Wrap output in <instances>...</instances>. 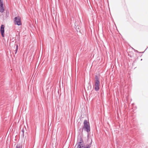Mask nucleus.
Returning a JSON list of instances; mask_svg holds the SVG:
<instances>
[{"instance_id": "nucleus-1", "label": "nucleus", "mask_w": 148, "mask_h": 148, "mask_svg": "<svg viewBox=\"0 0 148 148\" xmlns=\"http://www.w3.org/2000/svg\"><path fill=\"white\" fill-rule=\"evenodd\" d=\"M95 87L94 88L95 90L96 91H97L99 90V86L100 85V81L99 78L97 75H96L95 77Z\"/></svg>"}, {"instance_id": "nucleus-2", "label": "nucleus", "mask_w": 148, "mask_h": 148, "mask_svg": "<svg viewBox=\"0 0 148 148\" xmlns=\"http://www.w3.org/2000/svg\"><path fill=\"white\" fill-rule=\"evenodd\" d=\"M14 24L18 26L21 25V17L19 16L15 17L14 20Z\"/></svg>"}, {"instance_id": "nucleus-3", "label": "nucleus", "mask_w": 148, "mask_h": 148, "mask_svg": "<svg viewBox=\"0 0 148 148\" xmlns=\"http://www.w3.org/2000/svg\"><path fill=\"white\" fill-rule=\"evenodd\" d=\"M83 128L85 130H90V123L88 121L86 120H85L84 122Z\"/></svg>"}, {"instance_id": "nucleus-4", "label": "nucleus", "mask_w": 148, "mask_h": 148, "mask_svg": "<svg viewBox=\"0 0 148 148\" xmlns=\"http://www.w3.org/2000/svg\"><path fill=\"white\" fill-rule=\"evenodd\" d=\"M91 143L89 145H85L84 144L83 145H78L77 147H76V148H90L91 146Z\"/></svg>"}, {"instance_id": "nucleus-5", "label": "nucleus", "mask_w": 148, "mask_h": 148, "mask_svg": "<svg viewBox=\"0 0 148 148\" xmlns=\"http://www.w3.org/2000/svg\"><path fill=\"white\" fill-rule=\"evenodd\" d=\"M4 25H1L0 27V32L1 36L3 37H4Z\"/></svg>"}, {"instance_id": "nucleus-6", "label": "nucleus", "mask_w": 148, "mask_h": 148, "mask_svg": "<svg viewBox=\"0 0 148 148\" xmlns=\"http://www.w3.org/2000/svg\"><path fill=\"white\" fill-rule=\"evenodd\" d=\"M4 11L3 7V0H0V12L3 13Z\"/></svg>"}, {"instance_id": "nucleus-7", "label": "nucleus", "mask_w": 148, "mask_h": 148, "mask_svg": "<svg viewBox=\"0 0 148 148\" xmlns=\"http://www.w3.org/2000/svg\"><path fill=\"white\" fill-rule=\"evenodd\" d=\"M84 145V144L83 143V142L82 140V138L80 137L79 138V142L76 145V147H77V145Z\"/></svg>"}, {"instance_id": "nucleus-8", "label": "nucleus", "mask_w": 148, "mask_h": 148, "mask_svg": "<svg viewBox=\"0 0 148 148\" xmlns=\"http://www.w3.org/2000/svg\"><path fill=\"white\" fill-rule=\"evenodd\" d=\"M22 142L18 143L16 145V148H22Z\"/></svg>"}, {"instance_id": "nucleus-9", "label": "nucleus", "mask_w": 148, "mask_h": 148, "mask_svg": "<svg viewBox=\"0 0 148 148\" xmlns=\"http://www.w3.org/2000/svg\"><path fill=\"white\" fill-rule=\"evenodd\" d=\"M9 12L8 10H6L5 11V16L6 18H7L9 16Z\"/></svg>"}, {"instance_id": "nucleus-10", "label": "nucleus", "mask_w": 148, "mask_h": 148, "mask_svg": "<svg viewBox=\"0 0 148 148\" xmlns=\"http://www.w3.org/2000/svg\"><path fill=\"white\" fill-rule=\"evenodd\" d=\"M14 45L16 46V50H15V54H16L18 50V45L16 44H14Z\"/></svg>"}, {"instance_id": "nucleus-11", "label": "nucleus", "mask_w": 148, "mask_h": 148, "mask_svg": "<svg viewBox=\"0 0 148 148\" xmlns=\"http://www.w3.org/2000/svg\"><path fill=\"white\" fill-rule=\"evenodd\" d=\"M135 51L137 52H138V51L137 50H136V51Z\"/></svg>"}, {"instance_id": "nucleus-12", "label": "nucleus", "mask_w": 148, "mask_h": 148, "mask_svg": "<svg viewBox=\"0 0 148 148\" xmlns=\"http://www.w3.org/2000/svg\"><path fill=\"white\" fill-rule=\"evenodd\" d=\"M90 130H87V132H88L90 131Z\"/></svg>"}, {"instance_id": "nucleus-13", "label": "nucleus", "mask_w": 148, "mask_h": 148, "mask_svg": "<svg viewBox=\"0 0 148 148\" xmlns=\"http://www.w3.org/2000/svg\"><path fill=\"white\" fill-rule=\"evenodd\" d=\"M22 132H23V133H24L23 130H22Z\"/></svg>"}]
</instances>
